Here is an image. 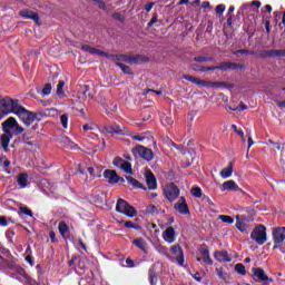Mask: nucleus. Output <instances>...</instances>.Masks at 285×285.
Here are the masks:
<instances>
[{
  "label": "nucleus",
  "mask_w": 285,
  "mask_h": 285,
  "mask_svg": "<svg viewBox=\"0 0 285 285\" xmlns=\"http://www.w3.org/2000/svg\"><path fill=\"white\" fill-rule=\"evenodd\" d=\"M52 92V85L46 83L45 87L42 88V95L43 97H48Z\"/></svg>",
  "instance_id": "obj_42"
},
{
  "label": "nucleus",
  "mask_w": 285,
  "mask_h": 285,
  "mask_svg": "<svg viewBox=\"0 0 285 285\" xmlns=\"http://www.w3.org/2000/svg\"><path fill=\"white\" fill-rule=\"evenodd\" d=\"M20 17H23L24 19H32V21H36V23H39V14H37L33 11L22 10L20 11Z\"/></svg>",
  "instance_id": "obj_19"
},
{
  "label": "nucleus",
  "mask_w": 285,
  "mask_h": 285,
  "mask_svg": "<svg viewBox=\"0 0 285 285\" xmlns=\"http://www.w3.org/2000/svg\"><path fill=\"white\" fill-rule=\"evenodd\" d=\"M191 195L193 197H197V198L202 197V188L199 187L191 188Z\"/></svg>",
  "instance_id": "obj_46"
},
{
  "label": "nucleus",
  "mask_w": 285,
  "mask_h": 285,
  "mask_svg": "<svg viewBox=\"0 0 285 285\" xmlns=\"http://www.w3.org/2000/svg\"><path fill=\"white\" fill-rule=\"evenodd\" d=\"M214 88L216 90H219L222 88H233V85H227L226 82H222V81H214Z\"/></svg>",
  "instance_id": "obj_37"
},
{
  "label": "nucleus",
  "mask_w": 285,
  "mask_h": 285,
  "mask_svg": "<svg viewBox=\"0 0 285 285\" xmlns=\"http://www.w3.org/2000/svg\"><path fill=\"white\" fill-rule=\"evenodd\" d=\"M220 190L223 193L226 190H239V186L235 184V180H227L223 183Z\"/></svg>",
  "instance_id": "obj_20"
},
{
  "label": "nucleus",
  "mask_w": 285,
  "mask_h": 285,
  "mask_svg": "<svg viewBox=\"0 0 285 285\" xmlns=\"http://www.w3.org/2000/svg\"><path fill=\"white\" fill-rule=\"evenodd\" d=\"M235 271L238 273V275H246V267L244 264H236Z\"/></svg>",
  "instance_id": "obj_41"
},
{
  "label": "nucleus",
  "mask_w": 285,
  "mask_h": 285,
  "mask_svg": "<svg viewBox=\"0 0 285 285\" xmlns=\"http://www.w3.org/2000/svg\"><path fill=\"white\" fill-rule=\"evenodd\" d=\"M196 86H202V88H207V81L198 79V82L196 83Z\"/></svg>",
  "instance_id": "obj_62"
},
{
  "label": "nucleus",
  "mask_w": 285,
  "mask_h": 285,
  "mask_svg": "<svg viewBox=\"0 0 285 285\" xmlns=\"http://www.w3.org/2000/svg\"><path fill=\"white\" fill-rule=\"evenodd\" d=\"M124 159H121V158H116L115 160H114V166H117V168H121V164H124Z\"/></svg>",
  "instance_id": "obj_59"
},
{
  "label": "nucleus",
  "mask_w": 285,
  "mask_h": 285,
  "mask_svg": "<svg viewBox=\"0 0 285 285\" xmlns=\"http://www.w3.org/2000/svg\"><path fill=\"white\" fill-rule=\"evenodd\" d=\"M132 154L136 157H141V159H145L146 161H153L155 154H153V149L146 148L141 145L136 146L132 149Z\"/></svg>",
  "instance_id": "obj_4"
},
{
  "label": "nucleus",
  "mask_w": 285,
  "mask_h": 285,
  "mask_svg": "<svg viewBox=\"0 0 285 285\" xmlns=\"http://www.w3.org/2000/svg\"><path fill=\"white\" fill-rule=\"evenodd\" d=\"M218 219H220V222L224 224H235V219L228 215H219Z\"/></svg>",
  "instance_id": "obj_35"
},
{
  "label": "nucleus",
  "mask_w": 285,
  "mask_h": 285,
  "mask_svg": "<svg viewBox=\"0 0 285 285\" xmlns=\"http://www.w3.org/2000/svg\"><path fill=\"white\" fill-rule=\"evenodd\" d=\"M96 3H98L100 10H106V2L104 0H97Z\"/></svg>",
  "instance_id": "obj_61"
},
{
  "label": "nucleus",
  "mask_w": 285,
  "mask_h": 285,
  "mask_svg": "<svg viewBox=\"0 0 285 285\" xmlns=\"http://www.w3.org/2000/svg\"><path fill=\"white\" fill-rule=\"evenodd\" d=\"M126 264H127L128 268H134L135 267V262H132V259H130V258L126 259Z\"/></svg>",
  "instance_id": "obj_63"
},
{
  "label": "nucleus",
  "mask_w": 285,
  "mask_h": 285,
  "mask_svg": "<svg viewBox=\"0 0 285 285\" xmlns=\"http://www.w3.org/2000/svg\"><path fill=\"white\" fill-rule=\"evenodd\" d=\"M87 170L92 179H95V177H101V169H99L98 167H89Z\"/></svg>",
  "instance_id": "obj_33"
},
{
  "label": "nucleus",
  "mask_w": 285,
  "mask_h": 285,
  "mask_svg": "<svg viewBox=\"0 0 285 285\" xmlns=\"http://www.w3.org/2000/svg\"><path fill=\"white\" fill-rule=\"evenodd\" d=\"M181 203L175 204L174 208L180 213V215H188L190 210L188 209V204H186V198L181 197Z\"/></svg>",
  "instance_id": "obj_17"
},
{
  "label": "nucleus",
  "mask_w": 285,
  "mask_h": 285,
  "mask_svg": "<svg viewBox=\"0 0 285 285\" xmlns=\"http://www.w3.org/2000/svg\"><path fill=\"white\" fill-rule=\"evenodd\" d=\"M104 177L109 181V184H119V176L115 170H110V169L105 170Z\"/></svg>",
  "instance_id": "obj_14"
},
{
  "label": "nucleus",
  "mask_w": 285,
  "mask_h": 285,
  "mask_svg": "<svg viewBox=\"0 0 285 285\" xmlns=\"http://www.w3.org/2000/svg\"><path fill=\"white\" fill-rule=\"evenodd\" d=\"M11 138H12V135H10V132H6L1 136V146L4 150H8V146L10 145Z\"/></svg>",
  "instance_id": "obj_25"
},
{
  "label": "nucleus",
  "mask_w": 285,
  "mask_h": 285,
  "mask_svg": "<svg viewBox=\"0 0 285 285\" xmlns=\"http://www.w3.org/2000/svg\"><path fill=\"white\" fill-rule=\"evenodd\" d=\"M250 238L258 244V246H263L266 244V227L264 225H258L252 232Z\"/></svg>",
  "instance_id": "obj_3"
},
{
  "label": "nucleus",
  "mask_w": 285,
  "mask_h": 285,
  "mask_svg": "<svg viewBox=\"0 0 285 285\" xmlns=\"http://www.w3.org/2000/svg\"><path fill=\"white\" fill-rule=\"evenodd\" d=\"M63 86H66V82H63L62 80L59 81V83L57 86V96L60 99H63V97H66V92L63 91Z\"/></svg>",
  "instance_id": "obj_32"
},
{
  "label": "nucleus",
  "mask_w": 285,
  "mask_h": 285,
  "mask_svg": "<svg viewBox=\"0 0 285 285\" xmlns=\"http://www.w3.org/2000/svg\"><path fill=\"white\" fill-rule=\"evenodd\" d=\"M203 202H205V204H208V206H215V203H213V200L208 196H204Z\"/></svg>",
  "instance_id": "obj_58"
},
{
  "label": "nucleus",
  "mask_w": 285,
  "mask_h": 285,
  "mask_svg": "<svg viewBox=\"0 0 285 285\" xmlns=\"http://www.w3.org/2000/svg\"><path fill=\"white\" fill-rule=\"evenodd\" d=\"M164 195L168 202H175L179 197V188L175 184H168L164 188Z\"/></svg>",
  "instance_id": "obj_6"
},
{
  "label": "nucleus",
  "mask_w": 285,
  "mask_h": 285,
  "mask_svg": "<svg viewBox=\"0 0 285 285\" xmlns=\"http://www.w3.org/2000/svg\"><path fill=\"white\" fill-rule=\"evenodd\" d=\"M229 110H233L234 112L237 111V110H239V112H242V111H244V110H248V106H246L244 102H240V104L238 105V107H236V108H230V107H229Z\"/></svg>",
  "instance_id": "obj_45"
},
{
  "label": "nucleus",
  "mask_w": 285,
  "mask_h": 285,
  "mask_svg": "<svg viewBox=\"0 0 285 285\" xmlns=\"http://www.w3.org/2000/svg\"><path fill=\"white\" fill-rule=\"evenodd\" d=\"M145 177L149 190H157V178L155 175L151 171H147Z\"/></svg>",
  "instance_id": "obj_13"
},
{
  "label": "nucleus",
  "mask_w": 285,
  "mask_h": 285,
  "mask_svg": "<svg viewBox=\"0 0 285 285\" xmlns=\"http://www.w3.org/2000/svg\"><path fill=\"white\" fill-rule=\"evenodd\" d=\"M60 121L63 128H68V115L60 116Z\"/></svg>",
  "instance_id": "obj_49"
},
{
  "label": "nucleus",
  "mask_w": 285,
  "mask_h": 285,
  "mask_svg": "<svg viewBox=\"0 0 285 285\" xmlns=\"http://www.w3.org/2000/svg\"><path fill=\"white\" fill-rule=\"evenodd\" d=\"M216 274L219 277V279H223V282H228V279H230L228 273L224 272V268L222 267L216 268Z\"/></svg>",
  "instance_id": "obj_27"
},
{
  "label": "nucleus",
  "mask_w": 285,
  "mask_h": 285,
  "mask_svg": "<svg viewBox=\"0 0 285 285\" xmlns=\"http://www.w3.org/2000/svg\"><path fill=\"white\" fill-rule=\"evenodd\" d=\"M163 239L167 244H175V240L177 237L175 236V228L168 227L164 233H163Z\"/></svg>",
  "instance_id": "obj_12"
},
{
  "label": "nucleus",
  "mask_w": 285,
  "mask_h": 285,
  "mask_svg": "<svg viewBox=\"0 0 285 285\" xmlns=\"http://www.w3.org/2000/svg\"><path fill=\"white\" fill-rule=\"evenodd\" d=\"M284 51L281 50H265L263 51V57H282Z\"/></svg>",
  "instance_id": "obj_29"
},
{
  "label": "nucleus",
  "mask_w": 285,
  "mask_h": 285,
  "mask_svg": "<svg viewBox=\"0 0 285 285\" xmlns=\"http://www.w3.org/2000/svg\"><path fill=\"white\" fill-rule=\"evenodd\" d=\"M121 170H124L125 173H127L128 175H132V165H130V163L128 161H124L120 165Z\"/></svg>",
  "instance_id": "obj_34"
},
{
  "label": "nucleus",
  "mask_w": 285,
  "mask_h": 285,
  "mask_svg": "<svg viewBox=\"0 0 285 285\" xmlns=\"http://www.w3.org/2000/svg\"><path fill=\"white\" fill-rule=\"evenodd\" d=\"M102 132H109V135H124V136H130V131L126 127H121L117 124L105 126L100 129Z\"/></svg>",
  "instance_id": "obj_5"
},
{
  "label": "nucleus",
  "mask_w": 285,
  "mask_h": 285,
  "mask_svg": "<svg viewBox=\"0 0 285 285\" xmlns=\"http://www.w3.org/2000/svg\"><path fill=\"white\" fill-rule=\"evenodd\" d=\"M271 148L272 150H282V145H279V142H275Z\"/></svg>",
  "instance_id": "obj_64"
},
{
  "label": "nucleus",
  "mask_w": 285,
  "mask_h": 285,
  "mask_svg": "<svg viewBox=\"0 0 285 285\" xmlns=\"http://www.w3.org/2000/svg\"><path fill=\"white\" fill-rule=\"evenodd\" d=\"M194 61H198L199 63H206L208 61H213V57L199 56V57H195Z\"/></svg>",
  "instance_id": "obj_38"
},
{
  "label": "nucleus",
  "mask_w": 285,
  "mask_h": 285,
  "mask_svg": "<svg viewBox=\"0 0 285 285\" xmlns=\"http://www.w3.org/2000/svg\"><path fill=\"white\" fill-rule=\"evenodd\" d=\"M216 68H217V70L226 71V70H233V69L237 68V65L233 63V62H223L219 66H216Z\"/></svg>",
  "instance_id": "obj_26"
},
{
  "label": "nucleus",
  "mask_w": 285,
  "mask_h": 285,
  "mask_svg": "<svg viewBox=\"0 0 285 285\" xmlns=\"http://www.w3.org/2000/svg\"><path fill=\"white\" fill-rule=\"evenodd\" d=\"M0 167L4 168V173H7V175H10V169H8L10 167V160H8V158L0 157Z\"/></svg>",
  "instance_id": "obj_30"
},
{
  "label": "nucleus",
  "mask_w": 285,
  "mask_h": 285,
  "mask_svg": "<svg viewBox=\"0 0 285 285\" xmlns=\"http://www.w3.org/2000/svg\"><path fill=\"white\" fill-rule=\"evenodd\" d=\"M81 49L85 52H89V55H98V57H107V58L115 57V56L109 55V53H107L105 51H101L99 49L92 48V47H90L88 45L82 46Z\"/></svg>",
  "instance_id": "obj_11"
},
{
  "label": "nucleus",
  "mask_w": 285,
  "mask_h": 285,
  "mask_svg": "<svg viewBox=\"0 0 285 285\" xmlns=\"http://www.w3.org/2000/svg\"><path fill=\"white\" fill-rule=\"evenodd\" d=\"M0 112L3 116L16 115L27 127L32 126V124L37 121L36 112L26 109V107L21 106L19 100L8 97L0 99Z\"/></svg>",
  "instance_id": "obj_1"
},
{
  "label": "nucleus",
  "mask_w": 285,
  "mask_h": 285,
  "mask_svg": "<svg viewBox=\"0 0 285 285\" xmlns=\"http://www.w3.org/2000/svg\"><path fill=\"white\" fill-rule=\"evenodd\" d=\"M234 55H255V51H250V50H246V49H240V50L234 52Z\"/></svg>",
  "instance_id": "obj_50"
},
{
  "label": "nucleus",
  "mask_w": 285,
  "mask_h": 285,
  "mask_svg": "<svg viewBox=\"0 0 285 285\" xmlns=\"http://www.w3.org/2000/svg\"><path fill=\"white\" fill-rule=\"evenodd\" d=\"M13 130H14L16 135H21V132H23L24 129L18 122V124H16V127L13 128Z\"/></svg>",
  "instance_id": "obj_55"
},
{
  "label": "nucleus",
  "mask_w": 285,
  "mask_h": 285,
  "mask_svg": "<svg viewBox=\"0 0 285 285\" xmlns=\"http://www.w3.org/2000/svg\"><path fill=\"white\" fill-rule=\"evenodd\" d=\"M18 185L20 188H26V186H28V174H20L18 176Z\"/></svg>",
  "instance_id": "obj_28"
},
{
  "label": "nucleus",
  "mask_w": 285,
  "mask_h": 285,
  "mask_svg": "<svg viewBox=\"0 0 285 285\" xmlns=\"http://www.w3.org/2000/svg\"><path fill=\"white\" fill-rule=\"evenodd\" d=\"M66 147L67 148H71V149H76L78 148L77 144L72 142L70 139L67 138L66 140Z\"/></svg>",
  "instance_id": "obj_52"
},
{
  "label": "nucleus",
  "mask_w": 285,
  "mask_h": 285,
  "mask_svg": "<svg viewBox=\"0 0 285 285\" xmlns=\"http://www.w3.org/2000/svg\"><path fill=\"white\" fill-rule=\"evenodd\" d=\"M170 253L176 257V262L179 266H184V249H181V246L174 245L170 247Z\"/></svg>",
  "instance_id": "obj_7"
},
{
  "label": "nucleus",
  "mask_w": 285,
  "mask_h": 285,
  "mask_svg": "<svg viewBox=\"0 0 285 285\" xmlns=\"http://www.w3.org/2000/svg\"><path fill=\"white\" fill-rule=\"evenodd\" d=\"M16 279H18V282H21L22 284H30V276H28V274H26V271L20 269L18 272V274L16 275Z\"/></svg>",
  "instance_id": "obj_21"
},
{
  "label": "nucleus",
  "mask_w": 285,
  "mask_h": 285,
  "mask_svg": "<svg viewBox=\"0 0 285 285\" xmlns=\"http://www.w3.org/2000/svg\"><path fill=\"white\" fill-rule=\"evenodd\" d=\"M116 66H118V68H120V70H122V72L125 75H131L130 67H128L121 62H117Z\"/></svg>",
  "instance_id": "obj_39"
},
{
  "label": "nucleus",
  "mask_w": 285,
  "mask_h": 285,
  "mask_svg": "<svg viewBox=\"0 0 285 285\" xmlns=\"http://www.w3.org/2000/svg\"><path fill=\"white\" fill-rule=\"evenodd\" d=\"M82 130H85L86 132H88V130H97V125H95V124L83 125Z\"/></svg>",
  "instance_id": "obj_47"
},
{
  "label": "nucleus",
  "mask_w": 285,
  "mask_h": 285,
  "mask_svg": "<svg viewBox=\"0 0 285 285\" xmlns=\"http://www.w3.org/2000/svg\"><path fill=\"white\" fill-rule=\"evenodd\" d=\"M116 212L121 213V215H126L127 217H135V215H137V210L135 209V207H132L130 204H128V202L122 198L118 199L116 205Z\"/></svg>",
  "instance_id": "obj_2"
},
{
  "label": "nucleus",
  "mask_w": 285,
  "mask_h": 285,
  "mask_svg": "<svg viewBox=\"0 0 285 285\" xmlns=\"http://www.w3.org/2000/svg\"><path fill=\"white\" fill-rule=\"evenodd\" d=\"M183 79H186V81H190L191 83H195L196 86L199 80V78H197L195 76H189V75H184Z\"/></svg>",
  "instance_id": "obj_44"
},
{
  "label": "nucleus",
  "mask_w": 285,
  "mask_h": 285,
  "mask_svg": "<svg viewBox=\"0 0 285 285\" xmlns=\"http://www.w3.org/2000/svg\"><path fill=\"white\" fill-rule=\"evenodd\" d=\"M200 72H206L208 70H217V66H212V67H202L198 69Z\"/></svg>",
  "instance_id": "obj_57"
},
{
  "label": "nucleus",
  "mask_w": 285,
  "mask_h": 285,
  "mask_svg": "<svg viewBox=\"0 0 285 285\" xmlns=\"http://www.w3.org/2000/svg\"><path fill=\"white\" fill-rule=\"evenodd\" d=\"M20 213H21V215H28L29 217H32V210H30L26 207H20Z\"/></svg>",
  "instance_id": "obj_51"
},
{
  "label": "nucleus",
  "mask_w": 285,
  "mask_h": 285,
  "mask_svg": "<svg viewBox=\"0 0 285 285\" xmlns=\"http://www.w3.org/2000/svg\"><path fill=\"white\" fill-rule=\"evenodd\" d=\"M117 59H121L122 61H127L128 63H139V61H148V57L146 56H136L135 58H128L126 56H116Z\"/></svg>",
  "instance_id": "obj_16"
},
{
  "label": "nucleus",
  "mask_w": 285,
  "mask_h": 285,
  "mask_svg": "<svg viewBox=\"0 0 285 285\" xmlns=\"http://www.w3.org/2000/svg\"><path fill=\"white\" fill-rule=\"evenodd\" d=\"M58 229H59V233L60 235H66L67 230H68V225L63 222H60L59 225H58Z\"/></svg>",
  "instance_id": "obj_40"
},
{
  "label": "nucleus",
  "mask_w": 285,
  "mask_h": 285,
  "mask_svg": "<svg viewBox=\"0 0 285 285\" xmlns=\"http://www.w3.org/2000/svg\"><path fill=\"white\" fill-rule=\"evenodd\" d=\"M146 210L150 215H157V213H159V207H157L155 205H149Z\"/></svg>",
  "instance_id": "obj_43"
},
{
  "label": "nucleus",
  "mask_w": 285,
  "mask_h": 285,
  "mask_svg": "<svg viewBox=\"0 0 285 285\" xmlns=\"http://www.w3.org/2000/svg\"><path fill=\"white\" fill-rule=\"evenodd\" d=\"M202 257H203V262L205 264H208L209 266H213V259L210 258V252L206 248H203L200 250Z\"/></svg>",
  "instance_id": "obj_23"
},
{
  "label": "nucleus",
  "mask_w": 285,
  "mask_h": 285,
  "mask_svg": "<svg viewBox=\"0 0 285 285\" xmlns=\"http://www.w3.org/2000/svg\"><path fill=\"white\" fill-rule=\"evenodd\" d=\"M214 257L218 262H230V258L228 257V252H215Z\"/></svg>",
  "instance_id": "obj_24"
},
{
  "label": "nucleus",
  "mask_w": 285,
  "mask_h": 285,
  "mask_svg": "<svg viewBox=\"0 0 285 285\" xmlns=\"http://www.w3.org/2000/svg\"><path fill=\"white\" fill-rule=\"evenodd\" d=\"M149 279L151 285L157 284V276L153 273V271H149Z\"/></svg>",
  "instance_id": "obj_53"
},
{
  "label": "nucleus",
  "mask_w": 285,
  "mask_h": 285,
  "mask_svg": "<svg viewBox=\"0 0 285 285\" xmlns=\"http://www.w3.org/2000/svg\"><path fill=\"white\" fill-rule=\"evenodd\" d=\"M18 122L14 117H9L7 120L2 122V128L4 132H10V130H14Z\"/></svg>",
  "instance_id": "obj_15"
},
{
  "label": "nucleus",
  "mask_w": 285,
  "mask_h": 285,
  "mask_svg": "<svg viewBox=\"0 0 285 285\" xmlns=\"http://www.w3.org/2000/svg\"><path fill=\"white\" fill-rule=\"evenodd\" d=\"M161 122L164 124V126H173V119H170V117H163L161 118Z\"/></svg>",
  "instance_id": "obj_48"
},
{
  "label": "nucleus",
  "mask_w": 285,
  "mask_h": 285,
  "mask_svg": "<svg viewBox=\"0 0 285 285\" xmlns=\"http://www.w3.org/2000/svg\"><path fill=\"white\" fill-rule=\"evenodd\" d=\"M225 10H226V6H224V4H218L216 7L217 14H224Z\"/></svg>",
  "instance_id": "obj_54"
},
{
  "label": "nucleus",
  "mask_w": 285,
  "mask_h": 285,
  "mask_svg": "<svg viewBox=\"0 0 285 285\" xmlns=\"http://www.w3.org/2000/svg\"><path fill=\"white\" fill-rule=\"evenodd\" d=\"M155 250H157V253H159L160 255H165L166 257H168V248L165 247L161 244H155L154 245Z\"/></svg>",
  "instance_id": "obj_31"
},
{
  "label": "nucleus",
  "mask_w": 285,
  "mask_h": 285,
  "mask_svg": "<svg viewBox=\"0 0 285 285\" xmlns=\"http://www.w3.org/2000/svg\"><path fill=\"white\" fill-rule=\"evenodd\" d=\"M134 246L140 248L145 255H148V243L144 238H136L132 240Z\"/></svg>",
  "instance_id": "obj_18"
},
{
  "label": "nucleus",
  "mask_w": 285,
  "mask_h": 285,
  "mask_svg": "<svg viewBox=\"0 0 285 285\" xmlns=\"http://www.w3.org/2000/svg\"><path fill=\"white\" fill-rule=\"evenodd\" d=\"M249 222H250V219L243 218L239 215H237L236 216V228H237V230H239L240 233H246V230H248V228H250Z\"/></svg>",
  "instance_id": "obj_8"
},
{
  "label": "nucleus",
  "mask_w": 285,
  "mask_h": 285,
  "mask_svg": "<svg viewBox=\"0 0 285 285\" xmlns=\"http://www.w3.org/2000/svg\"><path fill=\"white\" fill-rule=\"evenodd\" d=\"M254 277L256 278V282L262 283V282H273V278H269L266 275V272L262 268H254L253 269Z\"/></svg>",
  "instance_id": "obj_10"
},
{
  "label": "nucleus",
  "mask_w": 285,
  "mask_h": 285,
  "mask_svg": "<svg viewBox=\"0 0 285 285\" xmlns=\"http://www.w3.org/2000/svg\"><path fill=\"white\" fill-rule=\"evenodd\" d=\"M128 184H130V186H132L134 188H141V183H139L137 179L128 176L126 177Z\"/></svg>",
  "instance_id": "obj_36"
},
{
  "label": "nucleus",
  "mask_w": 285,
  "mask_h": 285,
  "mask_svg": "<svg viewBox=\"0 0 285 285\" xmlns=\"http://www.w3.org/2000/svg\"><path fill=\"white\" fill-rule=\"evenodd\" d=\"M220 177L222 179H228V177H233V163H229L227 167L222 169Z\"/></svg>",
  "instance_id": "obj_22"
},
{
  "label": "nucleus",
  "mask_w": 285,
  "mask_h": 285,
  "mask_svg": "<svg viewBox=\"0 0 285 285\" xmlns=\"http://www.w3.org/2000/svg\"><path fill=\"white\" fill-rule=\"evenodd\" d=\"M247 144H248L247 153H249L250 151V147H253L254 144H255V141L253 140V137H250V136L248 137Z\"/></svg>",
  "instance_id": "obj_60"
},
{
  "label": "nucleus",
  "mask_w": 285,
  "mask_h": 285,
  "mask_svg": "<svg viewBox=\"0 0 285 285\" xmlns=\"http://www.w3.org/2000/svg\"><path fill=\"white\" fill-rule=\"evenodd\" d=\"M274 244H284L285 227H277L273 230Z\"/></svg>",
  "instance_id": "obj_9"
},
{
  "label": "nucleus",
  "mask_w": 285,
  "mask_h": 285,
  "mask_svg": "<svg viewBox=\"0 0 285 285\" xmlns=\"http://www.w3.org/2000/svg\"><path fill=\"white\" fill-rule=\"evenodd\" d=\"M234 132H237L239 137H244V130L237 129V125H232Z\"/></svg>",
  "instance_id": "obj_56"
}]
</instances>
